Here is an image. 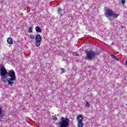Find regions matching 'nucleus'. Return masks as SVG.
I'll list each match as a JSON object with an SVG mask.
<instances>
[{
  "label": "nucleus",
  "instance_id": "0eeeda50",
  "mask_svg": "<svg viewBox=\"0 0 127 127\" xmlns=\"http://www.w3.org/2000/svg\"><path fill=\"white\" fill-rule=\"evenodd\" d=\"M35 30L37 33H41L42 32V30H41V28L39 27V26H36L35 28Z\"/></svg>",
  "mask_w": 127,
  "mask_h": 127
},
{
  "label": "nucleus",
  "instance_id": "39448f33",
  "mask_svg": "<svg viewBox=\"0 0 127 127\" xmlns=\"http://www.w3.org/2000/svg\"><path fill=\"white\" fill-rule=\"evenodd\" d=\"M96 53L94 51H88L86 52V59L90 60L95 58Z\"/></svg>",
  "mask_w": 127,
  "mask_h": 127
},
{
  "label": "nucleus",
  "instance_id": "1a4fd4ad",
  "mask_svg": "<svg viewBox=\"0 0 127 127\" xmlns=\"http://www.w3.org/2000/svg\"><path fill=\"white\" fill-rule=\"evenodd\" d=\"M83 126H84V124L83 123V122H78V124H77L78 127H83Z\"/></svg>",
  "mask_w": 127,
  "mask_h": 127
},
{
  "label": "nucleus",
  "instance_id": "412c9836",
  "mask_svg": "<svg viewBox=\"0 0 127 127\" xmlns=\"http://www.w3.org/2000/svg\"><path fill=\"white\" fill-rule=\"evenodd\" d=\"M126 65H127V61L126 62Z\"/></svg>",
  "mask_w": 127,
  "mask_h": 127
},
{
  "label": "nucleus",
  "instance_id": "f8f14e48",
  "mask_svg": "<svg viewBox=\"0 0 127 127\" xmlns=\"http://www.w3.org/2000/svg\"><path fill=\"white\" fill-rule=\"evenodd\" d=\"M63 11V9H61V8H58V13L59 14H61V13Z\"/></svg>",
  "mask_w": 127,
  "mask_h": 127
},
{
  "label": "nucleus",
  "instance_id": "6e6552de",
  "mask_svg": "<svg viewBox=\"0 0 127 127\" xmlns=\"http://www.w3.org/2000/svg\"><path fill=\"white\" fill-rule=\"evenodd\" d=\"M77 120L78 122H83V116L81 115H78Z\"/></svg>",
  "mask_w": 127,
  "mask_h": 127
},
{
  "label": "nucleus",
  "instance_id": "dca6fc26",
  "mask_svg": "<svg viewBox=\"0 0 127 127\" xmlns=\"http://www.w3.org/2000/svg\"><path fill=\"white\" fill-rule=\"evenodd\" d=\"M1 114H2V108L0 107V115H1Z\"/></svg>",
  "mask_w": 127,
  "mask_h": 127
},
{
  "label": "nucleus",
  "instance_id": "4468645a",
  "mask_svg": "<svg viewBox=\"0 0 127 127\" xmlns=\"http://www.w3.org/2000/svg\"><path fill=\"white\" fill-rule=\"evenodd\" d=\"M30 38L31 39H34V35H33V34H31V35H30Z\"/></svg>",
  "mask_w": 127,
  "mask_h": 127
},
{
  "label": "nucleus",
  "instance_id": "a211bd4d",
  "mask_svg": "<svg viewBox=\"0 0 127 127\" xmlns=\"http://www.w3.org/2000/svg\"><path fill=\"white\" fill-rule=\"evenodd\" d=\"M61 72H62V74L64 73V69L63 68H61Z\"/></svg>",
  "mask_w": 127,
  "mask_h": 127
},
{
  "label": "nucleus",
  "instance_id": "423d86ee",
  "mask_svg": "<svg viewBox=\"0 0 127 127\" xmlns=\"http://www.w3.org/2000/svg\"><path fill=\"white\" fill-rule=\"evenodd\" d=\"M7 42L8 44H13V40H12V38L10 37L7 38Z\"/></svg>",
  "mask_w": 127,
  "mask_h": 127
},
{
  "label": "nucleus",
  "instance_id": "2eb2a0df",
  "mask_svg": "<svg viewBox=\"0 0 127 127\" xmlns=\"http://www.w3.org/2000/svg\"><path fill=\"white\" fill-rule=\"evenodd\" d=\"M85 103H86V106L90 107V103H89L88 101H86Z\"/></svg>",
  "mask_w": 127,
  "mask_h": 127
},
{
  "label": "nucleus",
  "instance_id": "9d476101",
  "mask_svg": "<svg viewBox=\"0 0 127 127\" xmlns=\"http://www.w3.org/2000/svg\"><path fill=\"white\" fill-rule=\"evenodd\" d=\"M110 56H111V57L112 58H113V59H114L115 60H116L117 61H119V59L118 58H117V57H116V56H115L114 55H111Z\"/></svg>",
  "mask_w": 127,
  "mask_h": 127
},
{
  "label": "nucleus",
  "instance_id": "6ab92c4d",
  "mask_svg": "<svg viewBox=\"0 0 127 127\" xmlns=\"http://www.w3.org/2000/svg\"><path fill=\"white\" fill-rule=\"evenodd\" d=\"M77 56H79V54H76Z\"/></svg>",
  "mask_w": 127,
  "mask_h": 127
},
{
  "label": "nucleus",
  "instance_id": "f03ea898",
  "mask_svg": "<svg viewBox=\"0 0 127 127\" xmlns=\"http://www.w3.org/2000/svg\"><path fill=\"white\" fill-rule=\"evenodd\" d=\"M104 14L107 18H109V17L111 18L112 16H113L114 18H117L119 16L118 13L114 12V11L109 8H107L105 10Z\"/></svg>",
  "mask_w": 127,
  "mask_h": 127
},
{
  "label": "nucleus",
  "instance_id": "f257e3e1",
  "mask_svg": "<svg viewBox=\"0 0 127 127\" xmlns=\"http://www.w3.org/2000/svg\"><path fill=\"white\" fill-rule=\"evenodd\" d=\"M0 75L1 76V80L3 83H8V85L12 86L15 81V72L11 69L8 72L5 67H1L0 69Z\"/></svg>",
  "mask_w": 127,
  "mask_h": 127
},
{
  "label": "nucleus",
  "instance_id": "ddd939ff",
  "mask_svg": "<svg viewBox=\"0 0 127 127\" xmlns=\"http://www.w3.org/2000/svg\"><path fill=\"white\" fill-rule=\"evenodd\" d=\"M52 119L53 120H54V121H57L58 120V119H57V117L55 116H52Z\"/></svg>",
  "mask_w": 127,
  "mask_h": 127
},
{
  "label": "nucleus",
  "instance_id": "aec40b11",
  "mask_svg": "<svg viewBox=\"0 0 127 127\" xmlns=\"http://www.w3.org/2000/svg\"><path fill=\"white\" fill-rule=\"evenodd\" d=\"M1 121V118L0 117V122Z\"/></svg>",
  "mask_w": 127,
  "mask_h": 127
},
{
  "label": "nucleus",
  "instance_id": "20e7f679",
  "mask_svg": "<svg viewBox=\"0 0 127 127\" xmlns=\"http://www.w3.org/2000/svg\"><path fill=\"white\" fill-rule=\"evenodd\" d=\"M36 44L35 46L36 47H39L41 44V41H42V37L39 34H38L35 37Z\"/></svg>",
  "mask_w": 127,
  "mask_h": 127
},
{
  "label": "nucleus",
  "instance_id": "f3484780",
  "mask_svg": "<svg viewBox=\"0 0 127 127\" xmlns=\"http://www.w3.org/2000/svg\"><path fill=\"white\" fill-rule=\"evenodd\" d=\"M125 2H126V1L125 0H121V3H122V4H124Z\"/></svg>",
  "mask_w": 127,
  "mask_h": 127
},
{
  "label": "nucleus",
  "instance_id": "9b49d317",
  "mask_svg": "<svg viewBox=\"0 0 127 127\" xmlns=\"http://www.w3.org/2000/svg\"><path fill=\"white\" fill-rule=\"evenodd\" d=\"M33 31V28L32 27V26L29 27L28 30V32H29V33H31Z\"/></svg>",
  "mask_w": 127,
  "mask_h": 127
},
{
  "label": "nucleus",
  "instance_id": "7ed1b4c3",
  "mask_svg": "<svg viewBox=\"0 0 127 127\" xmlns=\"http://www.w3.org/2000/svg\"><path fill=\"white\" fill-rule=\"evenodd\" d=\"M61 122H59V127H68L70 125V119L67 118L62 117Z\"/></svg>",
  "mask_w": 127,
  "mask_h": 127
}]
</instances>
